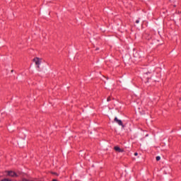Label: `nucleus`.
<instances>
[{
  "label": "nucleus",
  "mask_w": 181,
  "mask_h": 181,
  "mask_svg": "<svg viewBox=\"0 0 181 181\" xmlns=\"http://www.w3.org/2000/svg\"><path fill=\"white\" fill-rule=\"evenodd\" d=\"M52 175H54L55 176H59V174L57 173L51 172Z\"/></svg>",
  "instance_id": "nucleus-5"
},
{
  "label": "nucleus",
  "mask_w": 181,
  "mask_h": 181,
  "mask_svg": "<svg viewBox=\"0 0 181 181\" xmlns=\"http://www.w3.org/2000/svg\"><path fill=\"white\" fill-rule=\"evenodd\" d=\"M52 181H59V180H57L56 179H53Z\"/></svg>",
  "instance_id": "nucleus-11"
},
{
  "label": "nucleus",
  "mask_w": 181,
  "mask_h": 181,
  "mask_svg": "<svg viewBox=\"0 0 181 181\" xmlns=\"http://www.w3.org/2000/svg\"><path fill=\"white\" fill-rule=\"evenodd\" d=\"M136 23H139V20H136Z\"/></svg>",
  "instance_id": "nucleus-10"
},
{
  "label": "nucleus",
  "mask_w": 181,
  "mask_h": 181,
  "mask_svg": "<svg viewBox=\"0 0 181 181\" xmlns=\"http://www.w3.org/2000/svg\"><path fill=\"white\" fill-rule=\"evenodd\" d=\"M146 136H148V134H146Z\"/></svg>",
  "instance_id": "nucleus-13"
},
{
  "label": "nucleus",
  "mask_w": 181,
  "mask_h": 181,
  "mask_svg": "<svg viewBox=\"0 0 181 181\" xmlns=\"http://www.w3.org/2000/svg\"><path fill=\"white\" fill-rule=\"evenodd\" d=\"M23 181H30V180H28V179H26V178H23Z\"/></svg>",
  "instance_id": "nucleus-8"
},
{
  "label": "nucleus",
  "mask_w": 181,
  "mask_h": 181,
  "mask_svg": "<svg viewBox=\"0 0 181 181\" xmlns=\"http://www.w3.org/2000/svg\"><path fill=\"white\" fill-rule=\"evenodd\" d=\"M156 159L157 161H159V160H160V156H157L156 158Z\"/></svg>",
  "instance_id": "nucleus-6"
},
{
  "label": "nucleus",
  "mask_w": 181,
  "mask_h": 181,
  "mask_svg": "<svg viewBox=\"0 0 181 181\" xmlns=\"http://www.w3.org/2000/svg\"><path fill=\"white\" fill-rule=\"evenodd\" d=\"M5 173H7V176H10V177H18L19 176L13 170L5 171Z\"/></svg>",
  "instance_id": "nucleus-2"
},
{
  "label": "nucleus",
  "mask_w": 181,
  "mask_h": 181,
  "mask_svg": "<svg viewBox=\"0 0 181 181\" xmlns=\"http://www.w3.org/2000/svg\"><path fill=\"white\" fill-rule=\"evenodd\" d=\"M96 50H99V48H97Z\"/></svg>",
  "instance_id": "nucleus-12"
},
{
  "label": "nucleus",
  "mask_w": 181,
  "mask_h": 181,
  "mask_svg": "<svg viewBox=\"0 0 181 181\" xmlns=\"http://www.w3.org/2000/svg\"><path fill=\"white\" fill-rule=\"evenodd\" d=\"M115 151H116V152H119V153H122L124 152V149L119 148V146H117L114 147Z\"/></svg>",
  "instance_id": "nucleus-4"
},
{
  "label": "nucleus",
  "mask_w": 181,
  "mask_h": 181,
  "mask_svg": "<svg viewBox=\"0 0 181 181\" xmlns=\"http://www.w3.org/2000/svg\"><path fill=\"white\" fill-rule=\"evenodd\" d=\"M134 156H138V153H134Z\"/></svg>",
  "instance_id": "nucleus-9"
},
{
  "label": "nucleus",
  "mask_w": 181,
  "mask_h": 181,
  "mask_svg": "<svg viewBox=\"0 0 181 181\" xmlns=\"http://www.w3.org/2000/svg\"><path fill=\"white\" fill-rule=\"evenodd\" d=\"M115 122H117V124H118V125H120V127H122V128H125V125H124V123H122V120L115 117L114 119Z\"/></svg>",
  "instance_id": "nucleus-3"
},
{
  "label": "nucleus",
  "mask_w": 181,
  "mask_h": 181,
  "mask_svg": "<svg viewBox=\"0 0 181 181\" xmlns=\"http://www.w3.org/2000/svg\"><path fill=\"white\" fill-rule=\"evenodd\" d=\"M107 102L111 101V97H110V96H109V97L107 98Z\"/></svg>",
  "instance_id": "nucleus-7"
},
{
  "label": "nucleus",
  "mask_w": 181,
  "mask_h": 181,
  "mask_svg": "<svg viewBox=\"0 0 181 181\" xmlns=\"http://www.w3.org/2000/svg\"><path fill=\"white\" fill-rule=\"evenodd\" d=\"M33 62L35 63L37 69H40V64H42V58L35 57L33 59Z\"/></svg>",
  "instance_id": "nucleus-1"
}]
</instances>
